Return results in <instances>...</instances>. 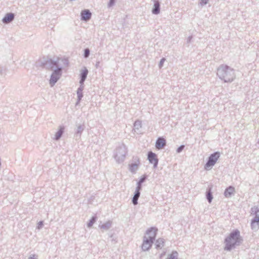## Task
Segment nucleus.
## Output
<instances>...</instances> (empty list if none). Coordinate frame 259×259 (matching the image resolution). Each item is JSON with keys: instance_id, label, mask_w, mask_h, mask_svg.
Instances as JSON below:
<instances>
[{"instance_id": "f257e3e1", "label": "nucleus", "mask_w": 259, "mask_h": 259, "mask_svg": "<svg viewBox=\"0 0 259 259\" xmlns=\"http://www.w3.org/2000/svg\"><path fill=\"white\" fill-rule=\"evenodd\" d=\"M240 240L239 232L237 230L233 231L226 239L225 249L230 250L235 244L239 243Z\"/></svg>"}, {"instance_id": "f03ea898", "label": "nucleus", "mask_w": 259, "mask_h": 259, "mask_svg": "<svg viewBox=\"0 0 259 259\" xmlns=\"http://www.w3.org/2000/svg\"><path fill=\"white\" fill-rule=\"evenodd\" d=\"M219 157L220 154L218 152H215L211 154L209 158L208 161L205 165V169L206 170L210 169L211 167L214 165Z\"/></svg>"}, {"instance_id": "7ed1b4c3", "label": "nucleus", "mask_w": 259, "mask_h": 259, "mask_svg": "<svg viewBox=\"0 0 259 259\" xmlns=\"http://www.w3.org/2000/svg\"><path fill=\"white\" fill-rule=\"evenodd\" d=\"M80 16L82 20L87 21L91 19L92 13L89 10L85 9L81 11Z\"/></svg>"}, {"instance_id": "20e7f679", "label": "nucleus", "mask_w": 259, "mask_h": 259, "mask_svg": "<svg viewBox=\"0 0 259 259\" xmlns=\"http://www.w3.org/2000/svg\"><path fill=\"white\" fill-rule=\"evenodd\" d=\"M148 158L150 162L153 164L154 166H156L158 163V159L156 155L152 152H149L148 155Z\"/></svg>"}, {"instance_id": "39448f33", "label": "nucleus", "mask_w": 259, "mask_h": 259, "mask_svg": "<svg viewBox=\"0 0 259 259\" xmlns=\"http://www.w3.org/2000/svg\"><path fill=\"white\" fill-rule=\"evenodd\" d=\"M154 5L152 10V13L153 14L157 15L160 11V3L158 0H153Z\"/></svg>"}, {"instance_id": "423d86ee", "label": "nucleus", "mask_w": 259, "mask_h": 259, "mask_svg": "<svg viewBox=\"0 0 259 259\" xmlns=\"http://www.w3.org/2000/svg\"><path fill=\"white\" fill-rule=\"evenodd\" d=\"M157 229L155 228H151L147 232V235H148V238L149 240H152V241L154 239L156 233H157Z\"/></svg>"}, {"instance_id": "0eeeda50", "label": "nucleus", "mask_w": 259, "mask_h": 259, "mask_svg": "<svg viewBox=\"0 0 259 259\" xmlns=\"http://www.w3.org/2000/svg\"><path fill=\"white\" fill-rule=\"evenodd\" d=\"M15 15L12 13H7L2 19L3 23L7 24L11 22L14 19Z\"/></svg>"}, {"instance_id": "6e6552de", "label": "nucleus", "mask_w": 259, "mask_h": 259, "mask_svg": "<svg viewBox=\"0 0 259 259\" xmlns=\"http://www.w3.org/2000/svg\"><path fill=\"white\" fill-rule=\"evenodd\" d=\"M165 145V140L163 138H159L156 142V147L158 149H160L163 148Z\"/></svg>"}, {"instance_id": "1a4fd4ad", "label": "nucleus", "mask_w": 259, "mask_h": 259, "mask_svg": "<svg viewBox=\"0 0 259 259\" xmlns=\"http://www.w3.org/2000/svg\"><path fill=\"white\" fill-rule=\"evenodd\" d=\"M153 243V241H152V240H149L148 239H146L144 241V242L142 244V248L143 250H147L148 249H149Z\"/></svg>"}, {"instance_id": "9d476101", "label": "nucleus", "mask_w": 259, "mask_h": 259, "mask_svg": "<svg viewBox=\"0 0 259 259\" xmlns=\"http://www.w3.org/2000/svg\"><path fill=\"white\" fill-rule=\"evenodd\" d=\"M60 69H59L58 72L56 71L55 72L53 73L51 76V78L50 79V83L54 84L58 79L59 77V73L60 72Z\"/></svg>"}, {"instance_id": "9b49d317", "label": "nucleus", "mask_w": 259, "mask_h": 259, "mask_svg": "<svg viewBox=\"0 0 259 259\" xmlns=\"http://www.w3.org/2000/svg\"><path fill=\"white\" fill-rule=\"evenodd\" d=\"M259 223V209L255 212V217L251 223L252 228H256V224Z\"/></svg>"}, {"instance_id": "f8f14e48", "label": "nucleus", "mask_w": 259, "mask_h": 259, "mask_svg": "<svg viewBox=\"0 0 259 259\" xmlns=\"http://www.w3.org/2000/svg\"><path fill=\"white\" fill-rule=\"evenodd\" d=\"M235 192L234 188L232 187H229L227 188L225 192V195L226 197H230Z\"/></svg>"}, {"instance_id": "ddd939ff", "label": "nucleus", "mask_w": 259, "mask_h": 259, "mask_svg": "<svg viewBox=\"0 0 259 259\" xmlns=\"http://www.w3.org/2000/svg\"><path fill=\"white\" fill-rule=\"evenodd\" d=\"M88 70L86 69V68H84V69H83L82 71H81V80H80V82L81 83H83V81L85 80L86 77H87V76L88 75Z\"/></svg>"}, {"instance_id": "4468645a", "label": "nucleus", "mask_w": 259, "mask_h": 259, "mask_svg": "<svg viewBox=\"0 0 259 259\" xmlns=\"http://www.w3.org/2000/svg\"><path fill=\"white\" fill-rule=\"evenodd\" d=\"M139 163H140L139 162V160H138V163H135L131 164L129 165L130 170L132 172H135L137 170V169L138 168V166H139Z\"/></svg>"}, {"instance_id": "2eb2a0df", "label": "nucleus", "mask_w": 259, "mask_h": 259, "mask_svg": "<svg viewBox=\"0 0 259 259\" xmlns=\"http://www.w3.org/2000/svg\"><path fill=\"white\" fill-rule=\"evenodd\" d=\"M164 241L163 239L159 238L156 241V246L157 248H161L164 246Z\"/></svg>"}, {"instance_id": "dca6fc26", "label": "nucleus", "mask_w": 259, "mask_h": 259, "mask_svg": "<svg viewBox=\"0 0 259 259\" xmlns=\"http://www.w3.org/2000/svg\"><path fill=\"white\" fill-rule=\"evenodd\" d=\"M139 190L140 189L137 188V192L133 197V202L135 205H136L138 203L137 201L140 196Z\"/></svg>"}, {"instance_id": "f3484780", "label": "nucleus", "mask_w": 259, "mask_h": 259, "mask_svg": "<svg viewBox=\"0 0 259 259\" xmlns=\"http://www.w3.org/2000/svg\"><path fill=\"white\" fill-rule=\"evenodd\" d=\"M178 256V252L177 251H172L171 253L168 255L167 259H176Z\"/></svg>"}, {"instance_id": "a211bd4d", "label": "nucleus", "mask_w": 259, "mask_h": 259, "mask_svg": "<svg viewBox=\"0 0 259 259\" xmlns=\"http://www.w3.org/2000/svg\"><path fill=\"white\" fill-rule=\"evenodd\" d=\"M63 129L61 128L56 134V139L58 140L62 135Z\"/></svg>"}, {"instance_id": "6ab92c4d", "label": "nucleus", "mask_w": 259, "mask_h": 259, "mask_svg": "<svg viewBox=\"0 0 259 259\" xmlns=\"http://www.w3.org/2000/svg\"><path fill=\"white\" fill-rule=\"evenodd\" d=\"M146 176H143L141 179L140 180L139 183H138V186L137 187L138 189H141V184L145 181L146 179Z\"/></svg>"}, {"instance_id": "aec40b11", "label": "nucleus", "mask_w": 259, "mask_h": 259, "mask_svg": "<svg viewBox=\"0 0 259 259\" xmlns=\"http://www.w3.org/2000/svg\"><path fill=\"white\" fill-rule=\"evenodd\" d=\"M115 1L116 0H109V2L108 4V7L110 8L113 6L115 4Z\"/></svg>"}, {"instance_id": "412c9836", "label": "nucleus", "mask_w": 259, "mask_h": 259, "mask_svg": "<svg viewBox=\"0 0 259 259\" xmlns=\"http://www.w3.org/2000/svg\"><path fill=\"white\" fill-rule=\"evenodd\" d=\"M90 54V51L89 49H87L84 51V57L85 58L88 57Z\"/></svg>"}, {"instance_id": "4be33fe9", "label": "nucleus", "mask_w": 259, "mask_h": 259, "mask_svg": "<svg viewBox=\"0 0 259 259\" xmlns=\"http://www.w3.org/2000/svg\"><path fill=\"white\" fill-rule=\"evenodd\" d=\"M207 199L209 201V202H210L211 201V200L212 199V197L210 194V192L208 193L207 194Z\"/></svg>"}, {"instance_id": "5701e85b", "label": "nucleus", "mask_w": 259, "mask_h": 259, "mask_svg": "<svg viewBox=\"0 0 259 259\" xmlns=\"http://www.w3.org/2000/svg\"><path fill=\"white\" fill-rule=\"evenodd\" d=\"M208 1H209V0H201L200 4H201L202 5H206V4L208 3Z\"/></svg>"}, {"instance_id": "b1692460", "label": "nucleus", "mask_w": 259, "mask_h": 259, "mask_svg": "<svg viewBox=\"0 0 259 259\" xmlns=\"http://www.w3.org/2000/svg\"><path fill=\"white\" fill-rule=\"evenodd\" d=\"M95 220L94 218H93L92 220H91L90 223L89 224V226L91 227L95 222Z\"/></svg>"}, {"instance_id": "393cba45", "label": "nucleus", "mask_w": 259, "mask_h": 259, "mask_svg": "<svg viewBox=\"0 0 259 259\" xmlns=\"http://www.w3.org/2000/svg\"><path fill=\"white\" fill-rule=\"evenodd\" d=\"M183 148H184V146H181V147H180L178 149V152H180V151H181L182 150V149H183Z\"/></svg>"}]
</instances>
